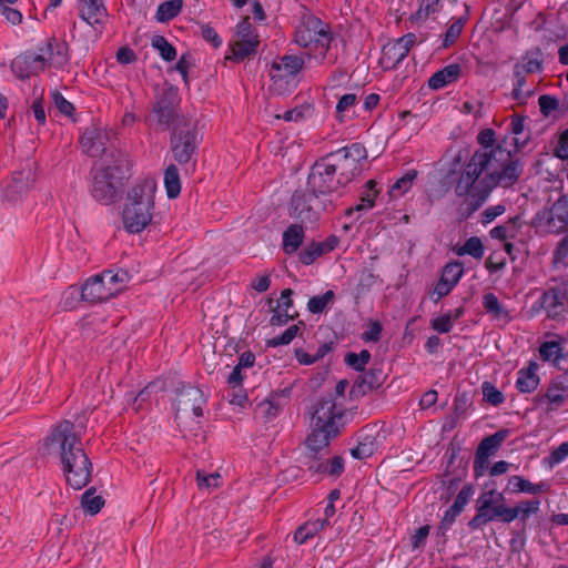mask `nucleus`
I'll use <instances>...</instances> for the list:
<instances>
[{
	"label": "nucleus",
	"mask_w": 568,
	"mask_h": 568,
	"mask_svg": "<svg viewBox=\"0 0 568 568\" xmlns=\"http://www.w3.org/2000/svg\"><path fill=\"white\" fill-rule=\"evenodd\" d=\"M477 142L480 149L464 164L454 187L455 194L467 205V215L481 207L496 187L508 189L516 184L524 172L523 163L496 143L493 129L481 130Z\"/></svg>",
	"instance_id": "1"
},
{
	"label": "nucleus",
	"mask_w": 568,
	"mask_h": 568,
	"mask_svg": "<svg viewBox=\"0 0 568 568\" xmlns=\"http://www.w3.org/2000/svg\"><path fill=\"white\" fill-rule=\"evenodd\" d=\"M51 445L60 449L62 470L68 484L74 489L85 487L92 476V463L84 452L81 435L70 420L60 422L49 436Z\"/></svg>",
	"instance_id": "2"
},
{
	"label": "nucleus",
	"mask_w": 568,
	"mask_h": 568,
	"mask_svg": "<svg viewBox=\"0 0 568 568\" xmlns=\"http://www.w3.org/2000/svg\"><path fill=\"white\" fill-rule=\"evenodd\" d=\"M504 501V494L496 489L481 493L477 499L476 514L467 524L469 529H481L491 521L510 524L517 518L526 523L531 515L540 510L541 505L537 498L521 500L514 507L507 506Z\"/></svg>",
	"instance_id": "3"
},
{
	"label": "nucleus",
	"mask_w": 568,
	"mask_h": 568,
	"mask_svg": "<svg viewBox=\"0 0 568 568\" xmlns=\"http://www.w3.org/2000/svg\"><path fill=\"white\" fill-rule=\"evenodd\" d=\"M155 184L144 180L133 186L123 210V224L128 232L140 233L152 220Z\"/></svg>",
	"instance_id": "4"
},
{
	"label": "nucleus",
	"mask_w": 568,
	"mask_h": 568,
	"mask_svg": "<svg viewBox=\"0 0 568 568\" xmlns=\"http://www.w3.org/2000/svg\"><path fill=\"white\" fill-rule=\"evenodd\" d=\"M332 41L331 28L315 16L303 17L294 34V42L318 63H324Z\"/></svg>",
	"instance_id": "5"
},
{
	"label": "nucleus",
	"mask_w": 568,
	"mask_h": 568,
	"mask_svg": "<svg viewBox=\"0 0 568 568\" xmlns=\"http://www.w3.org/2000/svg\"><path fill=\"white\" fill-rule=\"evenodd\" d=\"M110 155L114 158L112 164L102 165L93 174L91 194L92 196L102 204H111L115 201L118 195V189L122 185V181L125 179L128 172L129 160L125 154L116 151L110 152Z\"/></svg>",
	"instance_id": "6"
},
{
	"label": "nucleus",
	"mask_w": 568,
	"mask_h": 568,
	"mask_svg": "<svg viewBox=\"0 0 568 568\" xmlns=\"http://www.w3.org/2000/svg\"><path fill=\"white\" fill-rule=\"evenodd\" d=\"M305 60L302 55L284 54L273 60L268 75L271 90L283 95L296 88V77L303 70Z\"/></svg>",
	"instance_id": "7"
},
{
	"label": "nucleus",
	"mask_w": 568,
	"mask_h": 568,
	"mask_svg": "<svg viewBox=\"0 0 568 568\" xmlns=\"http://www.w3.org/2000/svg\"><path fill=\"white\" fill-rule=\"evenodd\" d=\"M258 45V34L250 18L244 17L235 27L234 38L230 43L231 55H226V59L242 62L256 54Z\"/></svg>",
	"instance_id": "8"
},
{
	"label": "nucleus",
	"mask_w": 568,
	"mask_h": 568,
	"mask_svg": "<svg viewBox=\"0 0 568 568\" xmlns=\"http://www.w3.org/2000/svg\"><path fill=\"white\" fill-rule=\"evenodd\" d=\"M343 417L344 410L333 393L323 395L311 407V426L339 430Z\"/></svg>",
	"instance_id": "9"
},
{
	"label": "nucleus",
	"mask_w": 568,
	"mask_h": 568,
	"mask_svg": "<svg viewBox=\"0 0 568 568\" xmlns=\"http://www.w3.org/2000/svg\"><path fill=\"white\" fill-rule=\"evenodd\" d=\"M151 121L161 130L173 129L174 126L181 128L184 123H189L176 112V94L173 90L163 91L158 97L152 109Z\"/></svg>",
	"instance_id": "10"
},
{
	"label": "nucleus",
	"mask_w": 568,
	"mask_h": 568,
	"mask_svg": "<svg viewBox=\"0 0 568 568\" xmlns=\"http://www.w3.org/2000/svg\"><path fill=\"white\" fill-rule=\"evenodd\" d=\"M197 148V131L191 121L181 128L174 126L171 136V151L174 160L180 164L191 161Z\"/></svg>",
	"instance_id": "11"
},
{
	"label": "nucleus",
	"mask_w": 568,
	"mask_h": 568,
	"mask_svg": "<svg viewBox=\"0 0 568 568\" xmlns=\"http://www.w3.org/2000/svg\"><path fill=\"white\" fill-rule=\"evenodd\" d=\"M307 187L315 194L327 195L338 192L344 186L324 156L312 166L307 179Z\"/></svg>",
	"instance_id": "12"
},
{
	"label": "nucleus",
	"mask_w": 568,
	"mask_h": 568,
	"mask_svg": "<svg viewBox=\"0 0 568 568\" xmlns=\"http://www.w3.org/2000/svg\"><path fill=\"white\" fill-rule=\"evenodd\" d=\"M318 196L311 190L310 192L295 191L291 197V217L302 224L315 223L320 216Z\"/></svg>",
	"instance_id": "13"
},
{
	"label": "nucleus",
	"mask_w": 568,
	"mask_h": 568,
	"mask_svg": "<svg viewBox=\"0 0 568 568\" xmlns=\"http://www.w3.org/2000/svg\"><path fill=\"white\" fill-rule=\"evenodd\" d=\"M568 399V381L566 375H559L552 378L544 393H538L534 397L536 406H545L547 413L556 412L561 408Z\"/></svg>",
	"instance_id": "14"
},
{
	"label": "nucleus",
	"mask_w": 568,
	"mask_h": 568,
	"mask_svg": "<svg viewBox=\"0 0 568 568\" xmlns=\"http://www.w3.org/2000/svg\"><path fill=\"white\" fill-rule=\"evenodd\" d=\"M112 132L106 128L92 123L83 131L80 144L89 156L97 158L108 153Z\"/></svg>",
	"instance_id": "15"
},
{
	"label": "nucleus",
	"mask_w": 568,
	"mask_h": 568,
	"mask_svg": "<svg viewBox=\"0 0 568 568\" xmlns=\"http://www.w3.org/2000/svg\"><path fill=\"white\" fill-rule=\"evenodd\" d=\"M207 398L203 390L192 385H184L176 394V418L192 413L195 417L203 416V407Z\"/></svg>",
	"instance_id": "16"
},
{
	"label": "nucleus",
	"mask_w": 568,
	"mask_h": 568,
	"mask_svg": "<svg viewBox=\"0 0 568 568\" xmlns=\"http://www.w3.org/2000/svg\"><path fill=\"white\" fill-rule=\"evenodd\" d=\"M416 41L417 37L412 32L404 34L396 40L388 41L382 49V65L385 69H396L408 55Z\"/></svg>",
	"instance_id": "17"
},
{
	"label": "nucleus",
	"mask_w": 568,
	"mask_h": 568,
	"mask_svg": "<svg viewBox=\"0 0 568 568\" xmlns=\"http://www.w3.org/2000/svg\"><path fill=\"white\" fill-rule=\"evenodd\" d=\"M311 427L312 433L305 439V447L307 456L316 462L328 454L329 443L339 432L338 429Z\"/></svg>",
	"instance_id": "18"
},
{
	"label": "nucleus",
	"mask_w": 568,
	"mask_h": 568,
	"mask_svg": "<svg viewBox=\"0 0 568 568\" xmlns=\"http://www.w3.org/2000/svg\"><path fill=\"white\" fill-rule=\"evenodd\" d=\"M464 273L459 262H450L443 268L440 278L430 292L429 296L434 303H438L443 297L447 296L459 282Z\"/></svg>",
	"instance_id": "19"
},
{
	"label": "nucleus",
	"mask_w": 568,
	"mask_h": 568,
	"mask_svg": "<svg viewBox=\"0 0 568 568\" xmlns=\"http://www.w3.org/2000/svg\"><path fill=\"white\" fill-rule=\"evenodd\" d=\"M540 305L550 318H557L568 312L567 287L565 285H557L548 288L540 297Z\"/></svg>",
	"instance_id": "20"
},
{
	"label": "nucleus",
	"mask_w": 568,
	"mask_h": 568,
	"mask_svg": "<svg viewBox=\"0 0 568 568\" xmlns=\"http://www.w3.org/2000/svg\"><path fill=\"white\" fill-rule=\"evenodd\" d=\"M116 295V288L104 283L101 274L91 276L81 287V298L84 302L97 304Z\"/></svg>",
	"instance_id": "21"
},
{
	"label": "nucleus",
	"mask_w": 568,
	"mask_h": 568,
	"mask_svg": "<svg viewBox=\"0 0 568 568\" xmlns=\"http://www.w3.org/2000/svg\"><path fill=\"white\" fill-rule=\"evenodd\" d=\"M37 53L41 58L44 69L47 67L62 68L69 60L67 43L54 38L39 47Z\"/></svg>",
	"instance_id": "22"
},
{
	"label": "nucleus",
	"mask_w": 568,
	"mask_h": 568,
	"mask_svg": "<svg viewBox=\"0 0 568 568\" xmlns=\"http://www.w3.org/2000/svg\"><path fill=\"white\" fill-rule=\"evenodd\" d=\"M325 158L344 187L359 173L361 165H356L353 159L345 158L343 152L335 151Z\"/></svg>",
	"instance_id": "23"
},
{
	"label": "nucleus",
	"mask_w": 568,
	"mask_h": 568,
	"mask_svg": "<svg viewBox=\"0 0 568 568\" xmlns=\"http://www.w3.org/2000/svg\"><path fill=\"white\" fill-rule=\"evenodd\" d=\"M33 182L34 174L30 168L16 171L3 186V195L9 201H16L32 187Z\"/></svg>",
	"instance_id": "24"
},
{
	"label": "nucleus",
	"mask_w": 568,
	"mask_h": 568,
	"mask_svg": "<svg viewBox=\"0 0 568 568\" xmlns=\"http://www.w3.org/2000/svg\"><path fill=\"white\" fill-rule=\"evenodd\" d=\"M11 70L19 79H28L44 70V64L37 51H26L11 62Z\"/></svg>",
	"instance_id": "25"
},
{
	"label": "nucleus",
	"mask_w": 568,
	"mask_h": 568,
	"mask_svg": "<svg viewBox=\"0 0 568 568\" xmlns=\"http://www.w3.org/2000/svg\"><path fill=\"white\" fill-rule=\"evenodd\" d=\"M80 18L88 24H102L108 18L106 8L102 0H78Z\"/></svg>",
	"instance_id": "26"
},
{
	"label": "nucleus",
	"mask_w": 568,
	"mask_h": 568,
	"mask_svg": "<svg viewBox=\"0 0 568 568\" xmlns=\"http://www.w3.org/2000/svg\"><path fill=\"white\" fill-rule=\"evenodd\" d=\"M538 368L537 362L529 361L527 367H523L517 372L516 388L519 393L530 394L538 388L540 384V377L537 373Z\"/></svg>",
	"instance_id": "27"
},
{
	"label": "nucleus",
	"mask_w": 568,
	"mask_h": 568,
	"mask_svg": "<svg viewBox=\"0 0 568 568\" xmlns=\"http://www.w3.org/2000/svg\"><path fill=\"white\" fill-rule=\"evenodd\" d=\"M509 435L510 430L507 428H503L497 430L493 435L485 437L479 443L476 450V454H478V458L488 459L490 456L495 455Z\"/></svg>",
	"instance_id": "28"
},
{
	"label": "nucleus",
	"mask_w": 568,
	"mask_h": 568,
	"mask_svg": "<svg viewBox=\"0 0 568 568\" xmlns=\"http://www.w3.org/2000/svg\"><path fill=\"white\" fill-rule=\"evenodd\" d=\"M305 237L304 224L293 223L287 226L282 236V248L287 255L297 252Z\"/></svg>",
	"instance_id": "29"
},
{
	"label": "nucleus",
	"mask_w": 568,
	"mask_h": 568,
	"mask_svg": "<svg viewBox=\"0 0 568 568\" xmlns=\"http://www.w3.org/2000/svg\"><path fill=\"white\" fill-rule=\"evenodd\" d=\"M462 68L458 63H452L436 71L428 79V87L433 90H440L459 79Z\"/></svg>",
	"instance_id": "30"
},
{
	"label": "nucleus",
	"mask_w": 568,
	"mask_h": 568,
	"mask_svg": "<svg viewBox=\"0 0 568 568\" xmlns=\"http://www.w3.org/2000/svg\"><path fill=\"white\" fill-rule=\"evenodd\" d=\"M508 488L511 493H524L535 496L548 491L550 485L546 481L534 484L521 476L514 475L508 479Z\"/></svg>",
	"instance_id": "31"
},
{
	"label": "nucleus",
	"mask_w": 568,
	"mask_h": 568,
	"mask_svg": "<svg viewBox=\"0 0 568 568\" xmlns=\"http://www.w3.org/2000/svg\"><path fill=\"white\" fill-rule=\"evenodd\" d=\"M539 357L542 362L551 363L557 369H561L560 361L568 357L564 347L558 341H546L538 347Z\"/></svg>",
	"instance_id": "32"
},
{
	"label": "nucleus",
	"mask_w": 568,
	"mask_h": 568,
	"mask_svg": "<svg viewBox=\"0 0 568 568\" xmlns=\"http://www.w3.org/2000/svg\"><path fill=\"white\" fill-rule=\"evenodd\" d=\"M514 69L525 74L541 72L544 69L541 51L539 49L526 51L514 64Z\"/></svg>",
	"instance_id": "33"
},
{
	"label": "nucleus",
	"mask_w": 568,
	"mask_h": 568,
	"mask_svg": "<svg viewBox=\"0 0 568 568\" xmlns=\"http://www.w3.org/2000/svg\"><path fill=\"white\" fill-rule=\"evenodd\" d=\"M329 525L327 519H316L306 521L300 526L294 532V541L298 545H303L308 540L313 539L320 534L325 527Z\"/></svg>",
	"instance_id": "34"
},
{
	"label": "nucleus",
	"mask_w": 568,
	"mask_h": 568,
	"mask_svg": "<svg viewBox=\"0 0 568 568\" xmlns=\"http://www.w3.org/2000/svg\"><path fill=\"white\" fill-rule=\"evenodd\" d=\"M483 307L493 320L504 321L505 323H509L511 320L509 311L501 305L498 297L491 292L484 294Z\"/></svg>",
	"instance_id": "35"
},
{
	"label": "nucleus",
	"mask_w": 568,
	"mask_h": 568,
	"mask_svg": "<svg viewBox=\"0 0 568 568\" xmlns=\"http://www.w3.org/2000/svg\"><path fill=\"white\" fill-rule=\"evenodd\" d=\"M312 474L328 475L338 477L344 471V459L341 456H334L325 462H314L308 466Z\"/></svg>",
	"instance_id": "36"
},
{
	"label": "nucleus",
	"mask_w": 568,
	"mask_h": 568,
	"mask_svg": "<svg viewBox=\"0 0 568 568\" xmlns=\"http://www.w3.org/2000/svg\"><path fill=\"white\" fill-rule=\"evenodd\" d=\"M378 190H376V182L369 180L365 184V190L362 193L359 201L356 205L349 207L346 211L347 215H352L353 212H364L371 210L375 205Z\"/></svg>",
	"instance_id": "37"
},
{
	"label": "nucleus",
	"mask_w": 568,
	"mask_h": 568,
	"mask_svg": "<svg viewBox=\"0 0 568 568\" xmlns=\"http://www.w3.org/2000/svg\"><path fill=\"white\" fill-rule=\"evenodd\" d=\"M183 8V0H168L159 4L155 19L159 22H168L178 17Z\"/></svg>",
	"instance_id": "38"
},
{
	"label": "nucleus",
	"mask_w": 568,
	"mask_h": 568,
	"mask_svg": "<svg viewBox=\"0 0 568 568\" xmlns=\"http://www.w3.org/2000/svg\"><path fill=\"white\" fill-rule=\"evenodd\" d=\"M164 186L169 199H175L181 193L180 174L174 164H170L164 172Z\"/></svg>",
	"instance_id": "39"
},
{
	"label": "nucleus",
	"mask_w": 568,
	"mask_h": 568,
	"mask_svg": "<svg viewBox=\"0 0 568 568\" xmlns=\"http://www.w3.org/2000/svg\"><path fill=\"white\" fill-rule=\"evenodd\" d=\"M357 103V97L354 93H346L342 95L336 104L335 113H336V120L341 123L345 122L346 120L352 119L354 112L352 114L351 111L354 109V106Z\"/></svg>",
	"instance_id": "40"
},
{
	"label": "nucleus",
	"mask_w": 568,
	"mask_h": 568,
	"mask_svg": "<svg viewBox=\"0 0 568 568\" xmlns=\"http://www.w3.org/2000/svg\"><path fill=\"white\" fill-rule=\"evenodd\" d=\"M514 83H513V98L514 100L525 103L528 98L534 94V89L525 90L527 83L526 75L521 71L513 69Z\"/></svg>",
	"instance_id": "41"
},
{
	"label": "nucleus",
	"mask_w": 568,
	"mask_h": 568,
	"mask_svg": "<svg viewBox=\"0 0 568 568\" xmlns=\"http://www.w3.org/2000/svg\"><path fill=\"white\" fill-rule=\"evenodd\" d=\"M416 170H408L402 178H399L389 189L392 197H399L409 191L417 178Z\"/></svg>",
	"instance_id": "42"
},
{
	"label": "nucleus",
	"mask_w": 568,
	"mask_h": 568,
	"mask_svg": "<svg viewBox=\"0 0 568 568\" xmlns=\"http://www.w3.org/2000/svg\"><path fill=\"white\" fill-rule=\"evenodd\" d=\"M151 45L158 50L161 58L165 61H173L176 58V49L163 37L154 36Z\"/></svg>",
	"instance_id": "43"
},
{
	"label": "nucleus",
	"mask_w": 568,
	"mask_h": 568,
	"mask_svg": "<svg viewBox=\"0 0 568 568\" xmlns=\"http://www.w3.org/2000/svg\"><path fill=\"white\" fill-rule=\"evenodd\" d=\"M104 505L101 496L94 495L92 489L87 490L81 498V506L90 515L98 514Z\"/></svg>",
	"instance_id": "44"
},
{
	"label": "nucleus",
	"mask_w": 568,
	"mask_h": 568,
	"mask_svg": "<svg viewBox=\"0 0 568 568\" xmlns=\"http://www.w3.org/2000/svg\"><path fill=\"white\" fill-rule=\"evenodd\" d=\"M518 217L510 219L504 225H497L493 227L489 232L490 236L496 240L506 241L507 239H513L516 235V224Z\"/></svg>",
	"instance_id": "45"
},
{
	"label": "nucleus",
	"mask_w": 568,
	"mask_h": 568,
	"mask_svg": "<svg viewBox=\"0 0 568 568\" xmlns=\"http://www.w3.org/2000/svg\"><path fill=\"white\" fill-rule=\"evenodd\" d=\"M196 484L199 489L211 491L221 485V475L219 473L206 474L203 470H197Z\"/></svg>",
	"instance_id": "46"
},
{
	"label": "nucleus",
	"mask_w": 568,
	"mask_h": 568,
	"mask_svg": "<svg viewBox=\"0 0 568 568\" xmlns=\"http://www.w3.org/2000/svg\"><path fill=\"white\" fill-rule=\"evenodd\" d=\"M104 283L112 288H116V294L123 288L124 283L128 281L129 274L125 271L113 272L111 270L101 273Z\"/></svg>",
	"instance_id": "47"
},
{
	"label": "nucleus",
	"mask_w": 568,
	"mask_h": 568,
	"mask_svg": "<svg viewBox=\"0 0 568 568\" xmlns=\"http://www.w3.org/2000/svg\"><path fill=\"white\" fill-rule=\"evenodd\" d=\"M334 292L331 290L322 295L313 296L308 300L307 310L313 314H320L334 300Z\"/></svg>",
	"instance_id": "48"
},
{
	"label": "nucleus",
	"mask_w": 568,
	"mask_h": 568,
	"mask_svg": "<svg viewBox=\"0 0 568 568\" xmlns=\"http://www.w3.org/2000/svg\"><path fill=\"white\" fill-rule=\"evenodd\" d=\"M459 255H470L474 258H481L484 255V245L479 237L471 236L458 251Z\"/></svg>",
	"instance_id": "49"
},
{
	"label": "nucleus",
	"mask_w": 568,
	"mask_h": 568,
	"mask_svg": "<svg viewBox=\"0 0 568 568\" xmlns=\"http://www.w3.org/2000/svg\"><path fill=\"white\" fill-rule=\"evenodd\" d=\"M322 255L323 250L313 241L298 253V260L303 265H311Z\"/></svg>",
	"instance_id": "50"
},
{
	"label": "nucleus",
	"mask_w": 568,
	"mask_h": 568,
	"mask_svg": "<svg viewBox=\"0 0 568 568\" xmlns=\"http://www.w3.org/2000/svg\"><path fill=\"white\" fill-rule=\"evenodd\" d=\"M484 399L493 405V406H499L505 402L504 394L497 389L491 383L484 382L481 385Z\"/></svg>",
	"instance_id": "51"
},
{
	"label": "nucleus",
	"mask_w": 568,
	"mask_h": 568,
	"mask_svg": "<svg viewBox=\"0 0 568 568\" xmlns=\"http://www.w3.org/2000/svg\"><path fill=\"white\" fill-rule=\"evenodd\" d=\"M371 361V353L367 349L361 351L359 354L348 353L345 356V363L356 371H364L365 366Z\"/></svg>",
	"instance_id": "52"
},
{
	"label": "nucleus",
	"mask_w": 568,
	"mask_h": 568,
	"mask_svg": "<svg viewBox=\"0 0 568 568\" xmlns=\"http://www.w3.org/2000/svg\"><path fill=\"white\" fill-rule=\"evenodd\" d=\"M375 452V443L373 438L366 437L363 442L351 449V455L356 459H366Z\"/></svg>",
	"instance_id": "53"
},
{
	"label": "nucleus",
	"mask_w": 568,
	"mask_h": 568,
	"mask_svg": "<svg viewBox=\"0 0 568 568\" xmlns=\"http://www.w3.org/2000/svg\"><path fill=\"white\" fill-rule=\"evenodd\" d=\"M51 99L53 105L59 110V112L63 115L71 116L74 112V106L71 102H69L61 92L54 90L51 92Z\"/></svg>",
	"instance_id": "54"
},
{
	"label": "nucleus",
	"mask_w": 568,
	"mask_h": 568,
	"mask_svg": "<svg viewBox=\"0 0 568 568\" xmlns=\"http://www.w3.org/2000/svg\"><path fill=\"white\" fill-rule=\"evenodd\" d=\"M338 152H343L345 158H349V160H354L356 165H361V160L366 159V150L361 143H353L348 146H344Z\"/></svg>",
	"instance_id": "55"
},
{
	"label": "nucleus",
	"mask_w": 568,
	"mask_h": 568,
	"mask_svg": "<svg viewBox=\"0 0 568 568\" xmlns=\"http://www.w3.org/2000/svg\"><path fill=\"white\" fill-rule=\"evenodd\" d=\"M454 318L449 315L442 314L430 321V327L439 334L449 333L454 327Z\"/></svg>",
	"instance_id": "56"
},
{
	"label": "nucleus",
	"mask_w": 568,
	"mask_h": 568,
	"mask_svg": "<svg viewBox=\"0 0 568 568\" xmlns=\"http://www.w3.org/2000/svg\"><path fill=\"white\" fill-rule=\"evenodd\" d=\"M464 23L465 22L463 19H458V20H455L448 27V29L445 33L444 42H443L444 48H448L459 38V36L464 29Z\"/></svg>",
	"instance_id": "57"
},
{
	"label": "nucleus",
	"mask_w": 568,
	"mask_h": 568,
	"mask_svg": "<svg viewBox=\"0 0 568 568\" xmlns=\"http://www.w3.org/2000/svg\"><path fill=\"white\" fill-rule=\"evenodd\" d=\"M474 493H475V488H474L473 484L464 485L463 488L457 494V496L453 503V506H455V508L459 509L463 513L466 505L471 499Z\"/></svg>",
	"instance_id": "58"
},
{
	"label": "nucleus",
	"mask_w": 568,
	"mask_h": 568,
	"mask_svg": "<svg viewBox=\"0 0 568 568\" xmlns=\"http://www.w3.org/2000/svg\"><path fill=\"white\" fill-rule=\"evenodd\" d=\"M298 331L300 327L297 325H292L287 327L281 335L273 337L268 344L274 347L288 345L296 337Z\"/></svg>",
	"instance_id": "59"
},
{
	"label": "nucleus",
	"mask_w": 568,
	"mask_h": 568,
	"mask_svg": "<svg viewBox=\"0 0 568 568\" xmlns=\"http://www.w3.org/2000/svg\"><path fill=\"white\" fill-rule=\"evenodd\" d=\"M538 104L540 112L545 116L550 115L559 108V101L555 97L548 94L540 95L538 99Z\"/></svg>",
	"instance_id": "60"
},
{
	"label": "nucleus",
	"mask_w": 568,
	"mask_h": 568,
	"mask_svg": "<svg viewBox=\"0 0 568 568\" xmlns=\"http://www.w3.org/2000/svg\"><path fill=\"white\" fill-rule=\"evenodd\" d=\"M383 326L378 321H371L367 329L362 334L361 338L364 342L376 343L381 338Z\"/></svg>",
	"instance_id": "61"
},
{
	"label": "nucleus",
	"mask_w": 568,
	"mask_h": 568,
	"mask_svg": "<svg viewBox=\"0 0 568 568\" xmlns=\"http://www.w3.org/2000/svg\"><path fill=\"white\" fill-rule=\"evenodd\" d=\"M382 383V371L379 369L367 371L362 376V386H366L369 389L379 387Z\"/></svg>",
	"instance_id": "62"
},
{
	"label": "nucleus",
	"mask_w": 568,
	"mask_h": 568,
	"mask_svg": "<svg viewBox=\"0 0 568 568\" xmlns=\"http://www.w3.org/2000/svg\"><path fill=\"white\" fill-rule=\"evenodd\" d=\"M554 154L562 161H568V129L560 133Z\"/></svg>",
	"instance_id": "63"
},
{
	"label": "nucleus",
	"mask_w": 568,
	"mask_h": 568,
	"mask_svg": "<svg viewBox=\"0 0 568 568\" xmlns=\"http://www.w3.org/2000/svg\"><path fill=\"white\" fill-rule=\"evenodd\" d=\"M462 514V511L455 506H450L448 509L445 510L444 516L439 524V529L444 532L450 529L453 524L456 521V518Z\"/></svg>",
	"instance_id": "64"
}]
</instances>
